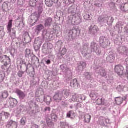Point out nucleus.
I'll use <instances>...</instances> for the list:
<instances>
[{
    "label": "nucleus",
    "instance_id": "obj_1",
    "mask_svg": "<svg viewBox=\"0 0 128 128\" xmlns=\"http://www.w3.org/2000/svg\"><path fill=\"white\" fill-rule=\"evenodd\" d=\"M114 20L112 16H108L107 15L102 16L99 17L98 21L101 24L107 23L108 25H110L113 22Z\"/></svg>",
    "mask_w": 128,
    "mask_h": 128
},
{
    "label": "nucleus",
    "instance_id": "obj_2",
    "mask_svg": "<svg viewBox=\"0 0 128 128\" xmlns=\"http://www.w3.org/2000/svg\"><path fill=\"white\" fill-rule=\"evenodd\" d=\"M72 19H70L68 20V23L69 24L77 25L81 22L80 15L78 14H75L71 17Z\"/></svg>",
    "mask_w": 128,
    "mask_h": 128
},
{
    "label": "nucleus",
    "instance_id": "obj_3",
    "mask_svg": "<svg viewBox=\"0 0 128 128\" xmlns=\"http://www.w3.org/2000/svg\"><path fill=\"white\" fill-rule=\"evenodd\" d=\"M99 43L101 46L105 48L110 44V42L104 37L101 36L99 39Z\"/></svg>",
    "mask_w": 128,
    "mask_h": 128
},
{
    "label": "nucleus",
    "instance_id": "obj_4",
    "mask_svg": "<svg viewBox=\"0 0 128 128\" xmlns=\"http://www.w3.org/2000/svg\"><path fill=\"white\" fill-rule=\"evenodd\" d=\"M91 51L92 52H94L96 53L97 54H100L101 53V51L99 49V46L96 43L92 42L90 45Z\"/></svg>",
    "mask_w": 128,
    "mask_h": 128
},
{
    "label": "nucleus",
    "instance_id": "obj_5",
    "mask_svg": "<svg viewBox=\"0 0 128 128\" xmlns=\"http://www.w3.org/2000/svg\"><path fill=\"white\" fill-rule=\"evenodd\" d=\"M42 43L41 38L39 37L36 38L34 43V48L35 50H39Z\"/></svg>",
    "mask_w": 128,
    "mask_h": 128
},
{
    "label": "nucleus",
    "instance_id": "obj_6",
    "mask_svg": "<svg viewBox=\"0 0 128 128\" xmlns=\"http://www.w3.org/2000/svg\"><path fill=\"white\" fill-rule=\"evenodd\" d=\"M86 97L84 95H75L73 96V98L75 102H81L83 100H84Z\"/></svg>",
    "mask_w": 128,
    "mask_h": 128
},
{
    "label": "nucleus",
    "instance_id": "obj_7",
    "mask_svg": "<svg viewBox=\"0 0 128 128\" xmlns=\"http://www.w3.org/2000/svg\"><path fill=\"white\" fill-rule=\"evenodd\" d=\"M88 28L89 33L92 35H95L96 34L99 30L98 27L94 24L92 25Z\"/></svg>",
    "mask_w": 128,
    "mask_h": 128
},
{
    "label": "nucleus",
    "instance_id": "obj_8",
    "mask_svg": "<svg viewBox=\"0 0 128 128\" xmlns=\"http://www.w3.org/2000/svg\"><path fill=\"white\" fill-rule=\"evenodd\" d=\"M95 70V72L100 74L102 76H104L106 75V73L105 70L100 67H98L97 66L94 67Z\"/></svg>",
    "mask_w": 128,
    "mask_h": 128
},
{
    "label": "nucleus",
    "instance_id": "obj_9",
    "mask_svg": "<svg viewBox=\"0 0 128 128\" xmlns=\"http://www.w3.org/2000/svg\"><path fill=\"white\" fill-rule=\"evenodd\" d=\"M117 51L119 53L125 55H128V51L125 47L120 46L118 48Z\"/></svg>",
    "mask_w": 128,
    "mask_h": 128
},
{
    "label": "nucleus",
    "instance_id": "obj_10",
    "mask_svg": "<svg viewBox=\"0 0 128 128\" xmlns=\"http://www.w3.org/2000/svg\"><path fill=\"white\" fill-rule=\"evenodd\" d=\"M124 69L123 67L121 65L116 66L115 68L116 72L120 76L123 75Z\"/></svg>",
    "mask_w": 128,
    "mask_h": 128
},
{
    "label": "nucleus",
    "instance_id": "obj_11",
    "mask_svg": "<svg viewBox=\"0 0 128 128\" xmlns=\"http://www.w3.org/2000/svg\"><path fill=\"white\" fill-rule=\"evenodd\" d=\"M23 19L22 17H19L16 20V26H18L21 30L24 27V24L23 23Z\"/></svg>",
    "mask_w": 128,
    "mask_h": 128
},
{
    "label": "nucleus",
    "instance_id": "obj_12",
    "mask_svg": "<svg viewBox=\"0 0 128 128\" xmlns=\"http://www.w3.org/2000/svg\"><path fill=\"white\" fill-rule=\"evenodd\" d=\"M18 123L13 121L12 120L8 121L7 125V128H16L17 126Z\"/></svg>",
    "mask_w": 128,
    "mask_h": 128
},
{
    "label": "nucleus",
    "instance_id": "obj_13",
    "mask_svg": "<svg viewBox=\"0 0 128 128\" xmlns=\"http://www.w3.org/2000/svg\"><path fill=\"white\" fill-rule=\"evenodd\" d=\"M38 18L35 13L32 14L29 19V22L30 23H35L38 20Z\"/></svg>",
    "mask_w": 128,
    "mask_h": 128
},
{
    "label": "nucleus",
    "instance_id": "obj_14",
    "mask_svg": "<svg viewBox=\"0 0 128 128\" xmlns=\"http://www.w3.org/2000/svg\"><path fill=\"white\" fill-rule=\"evenodd\" d=\"M82 118H84V121L85 122L88 123L90 120L91 116L88 114L83 113L82 116Z\"/></svg>",
    "mask_w": 128,
    "mask_h": 128
},
{
    "label": "nucleus",
    "instance_id": "obj_15",
    "mask_svg": "<svg viewBox=\"0 0 128 128\" xmlns=\"http://www.w3.org/2000/svg\"><path fill=\"white\" fill-rule=\"evenodd\" d=\"M44 28V26L42 24H40L37 26L34 29L35 33L37 35Z\"/></svg>",
    "mask_w": 128,
    "mask_h": 128
},
{
    "label": "nucleus",
    "instance_id": "obj_16",
    "mask_svg": "<svg viewBox=\"0 0 128 128\" xmlns=\"http://www.w3.org/2000/svg\"><path fill=\"white\" fill-rule=\"evenodd\" d=\"M52 46V45H50V44H44L42 48V50L43 52L44 53L48 54L49 53L48 51L50 50H51V48H49L48 46Z\"/></svg>",
    "mask_w": 128,
    "mask_h": 128
},
{
    "label": "nucleus",
    "instance_id": "obj_17",
    "mask_svg": "<svg viewBox=\"0 0 128 128\" xmlns=\"http://www.w3.org/2000/svg\"><path fill=\"white\" fill-rule=\"evenodd\" d=\"M90 96L92 100H95L98 99V97H99L98 93L94 91L91 92Z\"/></svg>",
    "mask_w": 128,
    "mask_h": 128
},
{
    "label": "nucleus",
    "instance_id": "obj_18",
    "mask_svg": "<svg viewBox=\"0 0 128 128\" xmlns=\"http://www.w3.org/2000/svg\"><path fill=\"white\" fill-rule=\"evenodd\" d=\"M76 6L73 5L69 8L68 10V12L69 13H71L72 16L74 15L76 13Z\"/></svg>",
    "mask_w": 128,
    "mask_h": 128
},
{
    "label": "nucleus",
    "instance_id": "obj_19",
    "mask_svg": "<svg viewBox=\"0 0 128 128\" xmlns=\"http://www.w3.org/2000/svg\"><path fill=\"white\" fill-rule=\"evenodd\" d=\"M64 97L63 95L61 94H56L54 96V99L57 102H59L62 99H63Z\"/></svg>",
    "mask_w": 128,
    "mask_h": 128
},
{
    "label": "nucleus",
    "instance_id": "obj_20",
    "mask_svg": "<svg viewBox=\"0 0 128 128\" xmlns=\"http://www.w3.org/2000/svg\"><path fill=\"white\" fill-rule=\"evenodd\" d=\"M106 60L108 62H112L115 60V56L114 54L112 52L110 53L106 58Z\"/></svg>",
    "mask_w": 128,
    "mask_h": 128
},
{
    "label": "nucleus",
    "instance_id": "obj_21",
    "mask_svg": "<svg viewBox=\"0 0 128 128\" xmlns=\"http://www.w3.org/2000/svg\"><path fill=\"white\" fill-rule=\"evenodd\" d=\"M70 86L72 87L76 88L79 86V84H78L77 80L75 79L71 80Z\"/></svg>",
    "mask_w": 128,
    "mask_h": 128
},
{
    "label": "nucleus",
    "instance_id": "obj_22",
    "mask_svg": "<svg viewBox=\"0 0 128 128\" xmlns=\"http://www.w3.org/2000/svg\"><path fill=\"white\" fill-rule=\"evenodd\" d=\"M78 65L77 69L79 70H82L86 66V64L85 62H81L78 64Z\"/></svg>",
    "mask_w": 128,
    "mask_h": 128
},
{
    "label": "nucleus",
    "instance_id": "obj_23",
    "mask_svg": "<svg viewBox=\"0 0 128 128\" xmlns=\"http://www.w3.org/2000/svg\"><path fill=\"white\" fill-rule=\"evenodd\" d=\"M9 101L10 106L12 107L15 106L18 103L16 100L12 98H10Z\"/></svg>",
    "mask_w": 128,
    "mask_h": 128
},
{
    "label": "nucleus",
    "instance_id": "obj_24",
    "mask_svg": "<svg viewBox=\"0 0 128 128\" xmlns=\"http://www.w3.org/2000/svg\"><path fill=\"white\" fill-rule=\"evenodd\" d=\"M16 92L19 96L21 100H22L24 99L26 95L23 92L18 90H17Z\"/></svg>",
    "mask_w": 128,
    "mask_h": 128
},
{
    "label": "nucleus",
    "instance_id": "obj_25",
    "mask_svg": "<svg viewBox=\"0 0 128 128\" xmlns=\"http://www.w3.org/2000/svg\"><path fill=\"white\" fill-rule=\"evenodd\" d=\"M51 100V97L50 96H47L46 97H44L42 100H40L39 101L40 102H42L44 101L46 102L47 104H50Z\"/></svg>",
    "mask_w": 128,
    "mask_h": 128
},
{
    "label": "nucleus",
    "instance_id": "obj_26",
    "mask_svg": "<svg viewBox=\"0 0 128 128\" xmlns=\"http://www.w3.org/2000/svg\"><path fill=\"white\" fill-rule=\"evenodd\" d=\"M88 45L87 44H86L85 45L82 47L81 48V51L82 52V53L84 55V56H86L87 54L85 53L87 50L88 47Z\"/></svg>",
    "mask_w": 128,
    "mask_h": 128
},
{
    "label": "nucleus",
    "instance_id": "obj_27",
    "mask_svg": "<svg viewBox=\"0 0 128 128\" xmlns=\"http://www.w3.org/2000/svg\"><path fill=\"white\" fill-rule=\"evenodd\" d=\"M120 8L123 11L128 12V4L126 3L122 4L120 6Z\"/></svg>",
    "mask_w": 128,
    "mask_h": 128
},
{
    "label": "nucleus",
    "instance_id": "obj_28",
    "mask_svg": "<svg viewBox=\"0 0 128 128\" xmlns=\"http://www.w3.org/2000/svg\"><path fill=\"white\" fill-rule=\"evenodd\" d=\"M60 123L61 128H72L71 126L68 125L66 122H61Z\"/></svg>",
    "mask_w": 128,
    "mask_h": 128
},
{
    "label": "nucleus",
    "instance_id": "obj_29",
    "mask_svg": "<svg viewBox=\"0 0 128 128\" xmlns=\"http://www.w3.org/2000/svg\"><path fill=\"white\" fill-rule=\"evenodd\" d=\"M52 18H48L45 20V26H50L52 23Z\"/></svg>",
    "mask_w": 128,
    "mask_h": 128
},
{
    "label": "nucleus",
    "instance_id": "obj_30",
    "mask_svg": "<svg viewBox=\"0 0 128 128\" xmlns=\"http://www.w3.org/2000/svg\"><path fill=\"white\" fill-rule=\"evenodd\" d=\"M67 117L70 118L71 119H73L75 118L74 114L72 111H69L67 114Z\"/></svg>",
    "mask_w": 128,
    "mask_h": 128
},
{
    "label": "nucleus",
    "instance_id": "obj_31",
    "mask_svg": "<svg viewBox=\"0 0 128 128\" xmlns=\"http://www.w3.org/2000/svg\"><path fill=\"white\" fill-rule=\"evenodd\" d=\"M96 104L98 105L102 104L104 105V100L102 98H99L98 97V99L95 100Z\"/></svg>",
    "mask_w": 128,
    "mask_h": 128
},
{
    "label": "nucleus",
    "instance_id": "obj_32",
    "mask_svg": "<svg viewBox=\"0 0 128 128\" xmlns=\"http://www.w3.org/2000/svg\"><path fill=\"white\" fill-rule=\"evenodd\" d=\"M40 4L38 2V0H30V4L32 6H36L38 3Z\"/></svg>",
    "mask_w": 128,
    "mask_h": 128
},
{
    "label": "nucleus",
    "instance_id": "obj_33",
    "mask_svg": "<svg viewBox=\"0 0 128 128\" xmlns=\"http://www.w3.org/2000/svg\"><path fill=\"white\" fill-rule=\"evenodd\" d=\"M8 94L7 92L6 91H5L2 92L0 96V101L1 100V99L2 98H6L8 96Z\"/></svg>",
    "mask_w": 128,
    "mask_h": 128
},
{
    "label": "nucleus",
    "instance_id": "obj_34",
    "mask_svg": "<svg viewBox=\"0 0 128 128\" xmlns=\"http://www.w3.org/2000/svg\"><path fill=\"white\" fill-rule=\"evenodd\" d=\"M105 118H104L102 117H100L99 120V122L100 124L102 126H104L105 125Z\"/></svg>",
    "mask_w": 128,
    "mask_h": 128
},
{
    "label": "nucleus",
    "instance_id": "obj_35",
    "mask_svg": "<svg viewBox=\"0 0 128 128\" xmlns=\"http://www.w3.org/2000/svg\"><path fill=\"white\" fill-rule=\"evenodd\" d=\"M84 19L87 20H90L92 18V16L89 13L84 14Z\"/></svg>",
    "mask_w": 128,
    "mask_h": 128
},
{
    "label": "nucleus",
    "instance_id": "obj_36",
    "mask_svg": "<svg viewBox=\"0 0 128 128\" xmlns=\"http://www.w3.org/2000/svg\"><path fill=\"white\" fill-rule=\"evenodd\" d=\"M12 20H10L7 26V29L8 31V32H9L10 34L11 31V28L12 26Z\"/></svg>",
    "mask_w": 128,
    "mask_h": 128
},
{
    "label": "nucleus",
    "instance_id": "obj_37",
    "mask_svg": "<svg viewBox=\"0 0 128 128\" xmlns=\"http://www.w3.org/2000/svg\"><path fill=\"white\" fill-rule=\"evenodd\" d=\"M122 98L118 97L116 98L115 100L118 105H120L122 102Z\"/></svg>",
    "mask_w": 128,
    "mask_h": 128
},
{
    "label": "nucleus",
    "instance_id": "obj_38",
    "mask_svg": "<svg viewBox=\"0 0 128 128\" xmlns=\"http://www.w3.org/2000/svg\"><path fill=\"white\" fill-rule=\"evenodd\" d=\"M25 56L26 58H28L31 54V51L30 49H26L25 51Z\"/></svg>",
    "mask_w": 128,
    "mask_h": 128
},
{
    "label": "nucleus",
    "instance_id": "obj_39",
    "mask_svg": "<svg viewBox=\"0 0 128 128\" xmlns=\"http://www.w3.org/2000/svg\"><path fill=\"white\" fill-rule=\"evenodd\" d=\"M125 64H126V72L125 74L126 75L128 78V58H126V62Z\"/></svg>",
    "mask_w": 128,
    "mask_h": 128
},
{
    "label": "nucleus",
    "instance_id": "obj_40",
    "mask_svg": "<svg viewBox=\"0 0 128 128\" xmlns=\"http://www.w3.org/2000/svg\"><path fill=\"white\" fill-rule=\"evenodd\" d=\"M92 75L91 73L86 72L84 73V76L86 78L88 79H90L91 78Z\"/></svg>",
    "mask_w": 128,
    "mask_h": 128
},
{
    "label": "nucleus",
    "instance_id": "obj_41",
    "mask_svg": "<svg viewBox=\"0 0 128 128\" xmlns=\"http://www.w3.org/2000/svg\"><path fill=\"white\" fill-rule=\"evenodd\" d=\"M46 5L49 7L52 6V0H45Z\"/></svg>",
    "mask_w": 128,
    "mask_h": 128
},
{
    "label": "nucleus",
    "instance_id": "obj_42",
    "mask_svg": "<svg viewBox=\"0 0 128 128\" xmlns=\"http://www.w3.org/2000/svg\"><path fill=\"white\" fill-rule=\"evenodd\" d=\"M5 77V75L2 72H0V82L2 81Z\"/></svg>",
    "mask_w": 128,
    "mask_h": 128
},
{
    "label": "nucleus",
    "instance_id": "obj_43",
    "mask_svg": "<svg viewBox=\"0 0 128 128\" xmlns=\"http://www.w3.org/2000/svg\"><path fill=\"white\" fill-rule=\"evenodd\" d=\"M16 31L14 29L12 30V32H11L10 34V35L11 37L12 38H14L16 37Z\"/></svg>",
    "mask_w": 128,
    "mask_h": 128
},
{
    "label": "nucleus",
    "instance_id": "obj_44",
    "mask_svg": "<svg viewBox=\"0 0 128 128\" xmlns=\"http://www.w3.org/2000/svg\"><path fill=\"white\" fill-rule=\"evenodd\" d=\"M23 38L24 39V40L25 41L26 40L27 38H30L29 36L28 32H26L23 36Z\"/></svg>",
    "mask_w": 128,
    "mask_h": 128
},
{
    "label": "nucleus",
    "instance_id": "obj_45",
    "mask_svg": "<svg viewBox=\"0 0 128 128\" xmlns=\"http://www.w3.org/2000/svg\"><path fill=\"white\" fill-rule=\"evenodd\" d=\"M63 93L66 97H68L70 95L69 90H68L64 89L63 90Z\"/></svg>",
    "mask_w": 128,
    "mask_h": 128
},
{
    "label": "nucleus",
    "instance_id": "obj_46",
    "mask_svg": "<svg viewBox=\"0 0 128 128\" xmlns=\"http://www.w3.org/2000/svg\"><path fill=\"white\" fill-rule=\"evenodd\" d=\"M51 118L52 120L55 121L56 120L57 117L55 114H51Z\"/></svg>",
    "mask_w": 128,
    "mask_h": 128
},
{
    "label": "nucleus",
    "instance_id": "obj_47",
    "mask_svg": "<svg viewBox=\"0 0 128 128\" xmlns=\"http://www.w3.org/2000/svg\"><path fill=\"white\" fill-rule=\"evenodd\" d=\"M66 50L65 48H64L62 49L60 52V53L61 55H64L66 53Z\"/></svg>",
    "mask_w": 128,
    "mask_h": 128
},
{
    "label": "nucleus",
    "instance_id": "obj_48",
    "mask_svg": "<svg viewBox=\"0 0 128 128\" xmlns=\"http://www.w3.org/2000/svg\"><path fill=\"white\" fill-rule=\"evenodd\" d=\"M26 122V118L25 117L23 118L21 120L20 122L21 124L23 125L25 124Z\"/></svg>",
    "mask_w": 128,
    "mask_h": 128
},
{
    "label": "nucleus",
    "instance_id": "obj_49",
    "mask_svg": "<svg viewBox=\"0 0 128 128\" xmlns=\"http://www.w3.org/2000/svg\"><path fill=\"white\" fill-rule=\"evenodd\" d=\"M124 87L123 86L119 85L117 88V89L119 92H120L123 91Z\"/></svg>",
    "mask_w": 128,
    "mask_h": 128
},
{
    "label": "nucleus",
    "instance_id": "obj_50",
    "mask_svg": "<svg viewBox=\"0 0 128 128\" xmlns=\"http://www.w3.org/2000/svg\"><path fill=\"white\" fill-rule=\"evenodd\" d=\"M73 32L72 30H70L68 32V36L70 38H72Z\"/></svg>",
    "mask_w": 128,
    "mask_h": 128
},
{
    "label": "nucleus",
    "instance_id": "obj_51",
    "mask_svg": "<svg viewBox=\"0 0 128 128\" xmlns=\"http://www.w3.org/2000/svg\"><path fill=\"white\" fill-rule=\"evenodd\" d=\"M47 123L48 125L49 126L52 127L54 126V123L52 122L51 120H50L49 121H47Z\"/></svg>",
    "mask_w": 128,
    "mask_h": 128
},
{
    "label": "nucleus",
    "instance_id": "obj_52",
    "mask_svg": "<svg viewBox=\"0 0 128 128\" xmlns=\"http://www.w3.org/2000/svg\"><path fill=\"white\" fill-rule=\"evenodd\" d=\"M3 58L4 59H5L6 60V62L8 63H10V60L9 57L7 56L6 55H4L3 56Z\"/></svg>",
    "mask_w": 128,
    "mask_h": 128
},
{
    "label": "nucleus",
    "instance_id": "obj_53",
    "mask_svg": "<svg viewBox=\"0 0 128 128\" xmlns=\"http://www.w3.org/2000/svg\"><path fill=\"white\" fill-rule=\"evenodd\" d=\"M8 5L7 4L6 2H4L3 3L2 6V8L4 10H6L8 8Z\"/></svg>",
    "mask_w": 128,
    "mask_h": 128
},
{
    "label": "nucleus",
    "instance_id": "obj_54",
    "mask_svg": "<svg viewBox=\"0 0 128 128\" xmlns=\"http://www.w3.org/2000/svg\"><path fill=\"white\" fill-rule=\"evenodd\" d=\"M34 105L35 106V110L33 111V112L34 113L36 112H38L39 110V108L37 105H36L35 104H34Z\"/></svg>",
    "mask_w": 128,
    "mask_h": 128
},
{
    "label": "nucleus",
    "instance_id": "obj_55",
    "mask_svg": "<svg viewBox=\"0 0 128 128\" xmlns=\"http://www.w3.org/2000/svg\"><path fill=\"white\" fill-rule=\"evenodd\" d=\"M43 11L42 8L41 7H40L38 8V14L39 15H40L42 12Z\"/></svg>",
    "mask_w": 128,
    "mask_h": 128
},
{
    "label": "nucleus",
    "instance_id": "obj_56",
    "mask_svg": "<svg viewBox=\"0 0 128 128\" xmlns=\"http://www.w3.org/2000/svg\"><path fill=\"white\" fill-rule=\"evenodd\" d=\"M2 115H4L6 118H8L9 116V114L7 112H2Z\"/></svg>",
    "mask_w": 128,
    "mask_h": 128
},
{
    "label": "nucleus",
    "instance_id": "obj_57",
    "mask_svg": "<svg viewBox=\"0 0 128 128\" xmlns=\"http://www.w3.org/2000/svg\"><path fill=\"white\" fill-rule=\"evenodd\" d=\"M62 104L64 106L66 107L68 106V103L66 102H62Z\"/></svg>",
    "mask_w": 128,
    "mask_h": 128
},
{
    "label": "nucleus",
    "instance_id": "obj_58",
    "mask_svg": "<svg viewBox=\"0 0 128 128\" xmlns=\"http://www.w3.org/2000/svg\"><path fill=\"white\" fill-rule=\"evenodd\" d=\"M23 72L22 71H19L18 72V75L20 77H21L22 76Z\"/></svg>",
    "mask_w": 128,
    "mask_h": 128
},
{
    "label": "nucleus",
    "instance_id": "obj_59",
    "mask_svg": "<svg viewBox=\"0 0 128 128\" xmlns=\"http://www.w3.org/2000/svg\"><path fill=\"white\" fill-rule=\"evenodd\" d=\"M66 66L65 65H62L60 66V68L63 70H66Z\"/></svg>",
    "mask_w": 128,
    "mask_h": 128
},
{
    "label": "nucleus",
    "instance_id": "obj_60",
    "mask_svg": "<svg viewBox=\"0 0 128 128\" xmlns=\"http://www.w3.org/2000/svg\"><path fill=\"white\" fill-rule=\"evenodd\" d=\"M69 102L70 103H72L75 102V100H74V98H73V96H72V98L69 99Z\"/></svg>",
    "mask_w": 128,
    "mask_h": 128
},
{
    "label": "nucleus",
    "instance_id": "obj_61",
    "mask_svg": "<svg viewBox=\"0 0 128 128\" xmlns=\"http://www.w3.org/2000/svg\"><path fill=\"white\" fill-rule=\"evenodd\" d=\"M110 6L111 8H114L115 6V3L114 2L110 4Z\"/></svg>",
    "mask_w": 128,
    "mask_h": 128
},
{
    "label": "nucleus",
    "instance_id": "obj_62",
    "mask_svg": "<svg viewBox=\"0 0 128 128\" xmlns=\"http://www.w3.org/2000/svg\"><path fill=\"white\" fill-rule=\"evenodd\" d=\"M15 51V50L14 49H12V50L11 51L10 53L11 54L12 56H14V52Z\"/></svg>",
    "mask_w": 128,
    "mask_h": 128
},
{
    "label": "nucleus",
    "instance_id": "obj_63",
    "mask_svg": "<svg viewBox=\"0 0 128 128\" xmlns=\"http://www.w3.org/2000/svg\"><path fill=\"white\" fill-rule=\"evenodd\" d=\"M31 128H38V126L36 124H34L32 126Z\"/></svg>",
    "mask_w": 128,
    "mask_h": 128
},
{
    "label": "nucleus",
    "instance_id": "obj_64",
    "mask_svg": "<svg viewBox=\"0 0 128 128\" xmlns=\"http://www.w3.org/2000/svg\"><path fill=\"white\" fill-rule=\"evenodd\" d=\"M50 108L49 107H47V108H46L45 109V111L46 112V111H50Z\"/></svg>",
    "mask_w": 128,
    "mask_h": 128
}]
</instances>
